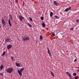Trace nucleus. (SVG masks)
<instances>
[{
	"mask_svg": "<svg viewBox=\"0 0 79 79\" xmlns=\"http://www.w3.org/2000/svg\"><path fill=\"white\" fill-rule=\"evenodd\" d=\"M24 68H21V69L20 70L18 69V73L19 74V75L21 76H22V72H23V71L24 70Z\"/></svg>",
	"mask_w": 79,
	"mask_h": 79,
	"instance_id": "nucleus-1",
	"label": "nucleus"
},
{
	"mask_svg": "<svg viewBox=\"0 0 79 79\" xmlns=\"http://www.w3.org/2000/svg\"><path fill=\"white\" fill-rule=\"evenodd\" d=\"M23 41H27V40H29V39H30V38L29 36H24L23 37Z\"/></svg>",
	"mask_w": 79,
	"mask_h": 79,
	"instance_id": "nucleus-2",
	"label": "nucleus"
},
{
	"mask_svg": "<svg viewBox=\"0 0 79 79\" xmlns=\"http://www.w3.org/2000/svg\"><path fill=\"white\" fill-rule=\"evenodd\" d=\"M6 71H7L9 73H11L13 71V69L12 68H9L6 70Z\"/></svg>",
	"mask_w": 79,
	"mask_h": 79,
	"instance_id": "nucleus-3",
	"label": "nucleus"
},
{
	"mask_svg": "<svg viewBox=\"0 0 79 79\" xmlns=\"http://www.w3.org/2000/svg\"><path fill=\"white\" fill-rule=\"evenodd\" d=\"M11 38H6V39H5V42H11Z\"/></svg>",
	"mask_w": 79,
	"mask_h": 79,
	"instance_id": "nucleus-4",
	"label": "nucleus"
},
{
	"mask_svg": "<svg viewBox=\"0 0 79 79\" xmlns=\"http://www.w3.org/2000/svg\"><path fill=\"white\" fill-rule=\"evenodd\" d=\"M2 23L3 26H6V23L5 21V20H4V19H2Z\"/></svg>",
	"mask_w": 79,
	"mask_h": 79,
	"instance_id": "nucleus-5",
	"label": "nucleus"
},
{
	"mask_svg": "<svg viewBox=\"0 0 79 79\" xmlns=\"http://www.w3.org/2000/svg\"><path fill=\"white\" fill-rule=\"evenodd\" d=\"M19 19H20V21H22V20H23V19H24V18H23V17L21 15H19Z\"/></svg>",
	"mask_w": 79,
	"mask_h": 79,
	"instance_id": "nucleus-6",
	"label": "nucleus"
},
{
	"mask_svg": "<svg viewBox=\"0 0 79 79\" xmlns=\"http://www.w3.org/2000/svg\"><path fill=\"white\" fill-rule=\"evenodd\" d=\"M71 10V7H69V8H67L65 10V11H68L69 10Z\"/></svg>",
	"mask_w": 79,
	"mask_h": 79,
	"instance_id": "nucleus-7",
	"label": "nucleus"
},
{
	"mask_svg": "<svg viewBox=\"0 0 79 79\" xmlns=\"http://www.w3.org/2000/svg\"><path fill=\"white\" fill-rule=\"evenodd\" d=\"M12 47V46L11 44H9L7 47V48L8 50H9L10 48H11Z\"/></svg>",
	"mask_w": 79,
	"mask_h": 79,
	"instance_id": "nucleus-8",
	"label": "nucleus"
},
{
	"mask_svg": "<svg viewBox=\"0 0 79 79\" xmlns=\"http://www.w3.org/2000/svg\"><path fill=\"white\" fill-rule=\"evenodd\" d=\"M42 25L43 27H45L46 26V25H45V24L44 22H43V23H42Z\"/></svg>",
	"mask_w": 79,
	"mask_h": 79,
	"instance_id": "nucleus-9",
	"label": "nucleus"
},
{
	"mask_svg": "<svg viewBox=\"0 0 79 79\" xmlns=\"http://www.w3.org/2000/svg\"><path fill=\"white\" fill-rule=\"evenodd\" d=\"M16 64L18 67H20V63L16 62Z\"/></svg>",
	"mask_w": 79,
	"mask_h": 79,
	"instance_id": "nucleus-10",
	"label": "nucleus"
},
{
	"mask_svg": "<svg viewBox=\"0 0 79 79\" xmlns=\"http://www.w3.org/2000/svg\"><path fill=\"white\" fill-rule=\"evenodd\" d=\"M8 23H9V24L10 25V27H11L12 26L11 23V21H10V19H9Z\"/></svg>",
	"mask_w": 79,
	"mask_h": 79,
	"instance_id": "nucleus-11",
	"label": "nucleus"
},
{
	"mask_svg": "<svg viewBox=\"0 0 79 79\" xmlns=\"http://www.w3.org/2000/svg\"><path fill=\"white\" fill-rule=\"evenodd\" d=\"M53 3L56 5H58V2H57L56 1H53Z\"/></svg>",
	"mask_w": 79,
	"mask_h": 79,
	"instance_id": "nucleus-12",
	"label": "nucleus"
},
{
	"mask_svg": "<svg viewBox=\"0 0 79 79\" xmlns=\"http://www.w3.org/2000/svg\"><path fill=\"white\" fill-rule=\"evenodd\" d=\"M3 66L2 64L0 66V70H2L3 69Z\"/></svg>",
	"mask_w": 79,
	"mask_h": 79,
	"instance_id": "nucleus-13",
	"label": "nucleus"
},
{
	"mask_svg": "<svg viewBox=\"0 0 79 79\" xmlns=\"http://www.w3.org/2000/svg\"><path fill=\"white\" fill-rule=\"evenodd\" d=\"M6 53V52L5 51H3V53H2V56H5V53Z\"/></svg>",
	"mask_w": 79,
	"mask_h": 79,
	"instance_id": "nucleus-14",
	"label": "nucleus"
},
{
	"mask_svg": "<svg viewBox=\"0 0 79 79\" xmlns=\"http://www.w3.org/2000/svg\"><path fill=\"white\" fill-rule=\"evenodd\" d=\"M40 40H43V36H42V35H40Z\"/></svg>",
	"mask_w": 79,
	"mask_h": 79,
	"instance_id": "nucleus-15",
	"label": "nucleus"
},
{
	"mask_svg": "<svg viewBox=\"0 0 79 79\" xmlns=\"http://www.w3.org/2000/svg\"><path fill=\"white\" fill-rule=\"evenodd\" d=\"M28 26L30 27H32V25H31V24L30 23H28L27 24Z\"/></svg>",
	"mask_w": 79,
	"mask_h": 79,
	"instance_id": "nucleus-16",
	"label": "nucleus"
},
{
	"mask_svg": "<svg viewBox=\"0 0 79 79\" xmlns=\"http://www.w3.org/2000/svg\"><path fill=\"white\" fill-rule=\"evenodd\" d=\"M53 13L52 12H51V13H50V17H52V16H53Z\"/></svg>",
	"mask_w": 79,
	"mask_h": 79,
	"instance_id": "nucleus-17",
	"label": "nucleus"
},
{
	"mask_svg": "<svg viewBox=\"0 0 79 79\" xmlns=\"http://www.w3.org/2000/svg\"><path fill=\"white\" fill-rule=\"evenodd\" d=\"M51 74L52 75V76H53L54 77H55V75H54L53 72H52V71H51Z\"/></svg>",
	"mask_w": 79,
	"mask_h": 79,
	"instance_id": "nucleus-18",
	"label": "nucleus"
},
{
	"mask_svg": "<svg viewBox=\"0 0 79 79\" xmlns=\"http://www.w3.org/2000/svg\"><path fill=\"white\" fill-rule=\"evenodd\" d=\"M66 74H67V75L69 76H70V73L68 72H67L66 73Z\"/></svg>",
	"mask_w": 79,
	"mask_h": 79,
	"instance_id": "nucleus-19",
	"label": "nucleus"
},
{
	"mask_svg": "<svg viewBox=\"0 0 79 79\" xmlns=\"http://www.w3.org/2000/svg\"><path fill=\"white\" fill-rule=\"evenodd\" d=\"M51 52H50V51L49 52H48V53L49 54V55H50V56H52V54H51Z\"/></svg>",
	"mask_w": 79,
	"mask_h": 79,
	"instance_id": "nucleus-20",
	"label": "nucleus"
},
{
	"mask_svg": "<svg viewBox=\"0 0 79 79\" xmlns=\"http://www.w3.org/2000/svg\"><path fill=\"white\" fill-rule=\"evenodd\" d=\"M52 34L53 35V36H55V33L53 32H51Z\"/></svg>",
	"mask_w": 79,
	"mask_h": 79,
	"instance_id": "nucleus-21",
	"label": "nucleus"
},
{
	"mask_svg": "<svg viewBox=\"0 0 79 79\" xmlns=\"http://www.w3.org/2000/svg\"><path fill=\"white\" fill-rule=\"evenodd\" d=\"M69 76L70 79H73V77H72V75H70Z\"/></svg>",
	"mask_w": 79,
	"mask_h": 79,
	"instance_id": "nucleus-22",
	"label": "nucleus"
},
{
	"mask_svg": "<svg viewBox=\"0 0 79 79\" xmlns=\"http://www.w3.org/2000/svg\"><path fill=\"white\" fill-rule=\"evenodd\" d=\"M47 49L48 52H50V49H49V48L48 47Z\"/></svg>",
	"mask_w": 79,
	"mask_h": 79,
	"instance_id": "nucleus-23",
	"label": "nucleus"
},
{
	"mask_svg": "<svg viewBox=\"0 0 79 79\" xmlns=\"http://www.w3.org/2000/svg\"><path fill=\"white\" fill-rule=\"evenodd\" d=\"M76 75H77L76 73H73V76H76Z\"/></svg>",
	"mask_w": 79,
	"mask_h": 79,
	"instance_id": "nucleus-24",
	"label": "nucleus"
},
{
	"mask_svg": "<svg viewBox=\"0 0 79 79\" xmlns=\"http://www.w3.org/2000/svg\"><path fill=\"white\" fill-rule=\"evenodd\" d=\"M55 17H56V18L57 19H58V18H59V17H58V16L57 15H55Z\"/></svg>",
	"mask_w": 79,
	"mask_h": 79,
	"instance_id": "nucleus-25",
	"label": "nucleus"
},
{
	"mask_svg": "<svg viewBox=\"0 0 79 79\" xmlns=\"http://www.w3.org/2000/svg\"><path fill=\"white\" fill-rule=\"evenodd\" d=\"M29 19L30 21H33V20H32V18H31V17H30Z\"/></svg>",
	"mask_w": 79,
	"mask_h": 79,
	"instance_id": "nucleus-26",
	"label": "nucleus"
},
{
	"mask_svg": "<svg viewBox=\"0 0 79 79\" xmlns=\"http://www.w3.org/2000/svg\"><path fill=\"white\" fill-rule=\"evenodd\" d=\"M11 59L13 61V60H14V58H13V56L11 57Z\"/></svg>",
	"mask_w": 79,
	"mask_h": 79,
	"instance_id": "nucleus-27",
	"label": "nucleus"
},
{
	"mask_svg": "<svg viewBox=\"0 0 79 79\" xmlns=\"http://www.w3.org/2000/svg\"><path fill=\"white\" fill-rule=\"evenodd\" d=\"M0 75H2V76H4V74H3V73H0Z\"/></svg>",
	"mask_w": 79,
	"mask_h": 79,
	"instance_id": "nucleus-28",
	"label": "nucleus"
},
{
	"mask_svg": "<svg viewBox=\"0 0 79 79\" xmlns=\"http://www.w3.org/2000/svg\"><path fill=\"white\" fill-rule=\"evenodd\" d=\"M15 1L16 3H18V0H15Z\"/></svg>",
	"mask_w": 79,
	"mask_h": 79,
	"instance_id": "nucleus-29",
	"label": "nucleus"
},
{
	"mask_svg": "<svg viewBox=\"0 0 79 79\" xmlns=\"http://www.w3.org/2000/svg\"><path fill=\"white\" fill-rule=\"evenodd\" d=\"M41 20H44V17H41Z\"/></svg>",
	"mask_w": 79,
	"mask_h": 79,
	"instance_id": "nucleus-30",
	"label": "nucleus"
},
{
	"mask_svg": "<svg viewBox=\"0 0 79 79\" xmlns=\"http://www.w3.org/2000/svg\"><path fill=\"white\" fill-rule=\"evenodd\" d=\"M9 17L10 18H12V16H11V15L10 14L9 15Z\"/></svg>",
	"mask_w": 79,
	"mask_h": 79,
	"instance_id": "nucleus-31",
	"label": "nucleus"
},
{
	"mask_svg": "<svg viewBox=\"0 0 79 79\" xmlns=\"http://www.w3.org/2000/svg\"><path fill=\"white\" fill-rule=\"evenodd\" d=\"M75 79H78V77L77 76H76L75 77Z\"/></svg>",
	"mask_w": 79,
	"mask_h": 79,
	"instance_id": "nucleus-32",
	"label": "nucleus"
},
{
	"mask_svg": "<svg viewBox=\"0 0 79 79\" xmlns=\"http://www.w3.org/2000/svg\"><path fill=\"white\" fill-rule=\"evenodd\" d=\"M73 30H74V28H70V30L71 31H73Z\"/></svg>",
	"mask_w": 79,
	"mask_h": 79,
	"instance_id": "nucleus-33",
	"label": "nucleus"
},
{
	"mask_svg": "<svg viewBox=\"0 0 79 79\" xmlns=\"http://www.w3.org/2000/svg\"><path fill=\"white\" fill-rule=\"evenodd\" d=\"M77 61V59H76L74 60V62H76Z\"/></svg>",
	"mask_w": 79,
	"mask_h": 79,
	"instance_id": "nucleus-34",
	"label": "nucleus"
},
{
	"mask_svg": "<svg viewBox=\"0 0 79 79\" xmlns=\"http://www.w3.org/2000/svg\"><path fill=\"white\" fill-rule=\"evenodd\" d=\"M76 22H79V20L78 19H77V20H76Z\"/></svg>",
	"mask_w": 79,
	"mask_h": 79,
	"instance_id": "nucleus-35",
	"label": "nucleus"
},
{
	"mask_svg": "<svg viewBox=\"0 0 79 79\" xmlns=\"http://www.w3.org/2000/svg\"><path fill=\"white\" fill-rule=\"evenodd\" d=\"M79 69L77 70V71H78V72H79V67L78 68Z\"/></svg>",
	"mask_w": 79,
	"mask_h": 79,
	"instance_id": "nucleus-36",
	"label": "nucleus"
},
{
	"mask_svg": "<svg viewBox=\"0 0 79 79\" xmlns=\"http://www.w3.org/2000/svg\"><path fill=\"white\" fill-rule=\"evenodd\" d=\"M2 27V24H0V28Z\"/></svg>",
	"mask_w": 79,
	"mask_h": 79,
	"instance_id": "nucleus-37",
	"label": "nucleus"
},
{
	"mask_svg": "<svg viewBox=\"0 0 79 79\" xmlns=\"http://www.w3.org/2000/svg\"><path fill=\"white\" fill-rule=\"evenodd\" d=\"M10 19L12 20L13 19V18L12 17L11 18H10Z\"/></svg>",
	"mask_w": 79,
	"mask_h": 79,
	"instance_id": "nucleus-38",
	"label": "nucleus"
}]
</instances>
